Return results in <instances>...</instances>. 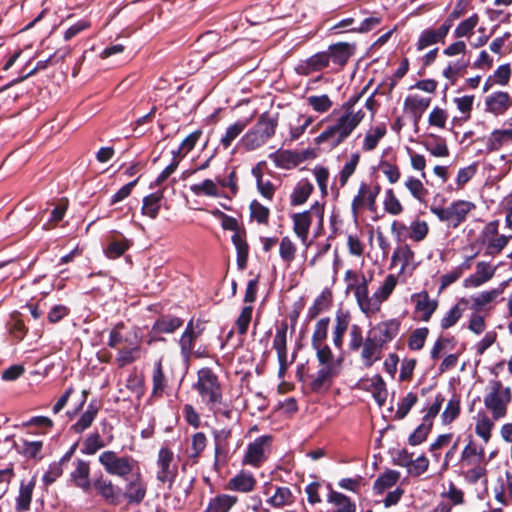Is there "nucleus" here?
Instances as JSON below:
<instances>
[{
    "mask_svg": "<svg viewBox=\"0 0 512 512\" xmlns=\"http://www.w3.org/2000/svg\"><path fill=\"white\" fill-rule=\"evenodd\" d=\"M344 282L346 294L352 293L360 311L371 317L381 310L383 302L391 296L398 278L388 274L372 295L369 294L368 279L362 273L349 269L345 272Z\"/></svg>",
    "mask_w": 512,
    "mask_h": 512,
    "instance_id": "1",
    "label": "nucleus"
},
{
    "mask_svg": "<svg viewBox=\"0 0 512 512\" xmlns=\"http://www.w3.org/2000/svg\"><path fill=\"white\" fill-rule=\"evenodd\" d=\"M366 91L364 88L361 93L349 98L341 107L343 114L337 121L328 126L317 138L316 143H329L332 147L341 144L350 136L353 130L361 123L365 117V112L359 102Z\"/></svg>",
    "mask_w": 512,
    "mask_h": 512,
    "instance_id": "2",
    "label": "nucleus"
},
{
    "mask_svg": "<svg viewBox=\"0 0 512 512\" xmlns=\"http://www.w3.org/2000/svg\"><path fill=\"white\" fill-rule=\"evenodd\" d=\"M277 124V119L274 116L268 113L262 114L255 126L241 138L240 145L247 151L260 148L274 136Z\"/></svg>",
    "mask_w": 512,
    "mask_h": 512,
    "instance_id": "3",
    "label": "nucleus"
},
{
    "mask_svg": "<svg viewBox=\"0 0 512 512\" xmlns=\"http://www.w3.org/2000/svg\"><path fill=\"white\" fill-rule=\"evenodd\" d=\"M475 204L466 200H457L447 207L431 206L430 211L442 222L449 226L457 228L463 223L471 211L475 209Z\"/></svg>",
    "mask_w": 512,
    "mask_h": 512,
    "instance_id": "4",
    "label": "nucleus"
},
{
    "mask_svg": "<svg viewBox=\"0 0 512 512\" xmlns=\"http://www.w3.org/2000/svg\"><path fill=\"white\" fill-rule=\"evenodd\" d=\"M204 325L200 320L191 319L179 339L182 360L187 365L192 356L202 357L203 352L196 348V340L203 333Z\"/></svg>",
    "mask_w": 512,
    "mask_h": 512,
    "instance_id": "5",
    "label": "nucleus"
},
{
    "mask_svg": "<svg viewBox=\"0 0 512 512\" xmlns=\"http://www.w3.org/2000/svg\"><path fill=\"white\" fill-rule=\"evenodd\" d=\"M511 400L510 387L491 386L489 392L484 396V405L491 412L492 418L499 420L506 416L507 407Z\"/></svg>",
    "mask_w": 512,
    "mask_h": 512,
    "instance_id": "6",
    "label": "nucleus"
},
{
    "mask_svg": "<svg viewBox=\"0 0 512 512\" xmlns=\"http://www.w3.org/2000/svg\"><path fill=\"white\" fill-rule=\"evenodd\" d=\"M99 462L110 475L126 478L132 473L135 460L131 456L119 457L116 452L107 450L99 455Z\"/></svg>",
    "mask_w": 512,
    "mask_h": 512,
    "instance_id": "7",
    "label": "nucleus"
},
{
    "mask_svg": "<svg viewBox=\"0 0 512 512\" xmlns=\"http://www.w3.org/2000/svg\"><path fill=\"white\" fill-rule=\"evenodd\" d=\"M315 351L320 365V369L317 373V381H329L340 373L342 359L335 358L329 346L320 347V349Z\"/></svg>",
    "mask_w": 512,
    "mask_h": 512,
    "instance_id": "8",
    "label": "nucleus"
},
{
    "mask_svg": "<svg viewBox=\"0 0 512 512\" xmlns=\"http://www.w3.org/2000/svg\"><path fill=\"white\" fill-rule=\"evenodd\" d=\"M92 487L96 491L97 495H99L101 499L109 505L117 506L123 501L122 489L103 474H100L93 481Z\"/></svg>",
    "mask_w": 512,
    "mask_h": 512,
    "instance_id": "9",
    "label": "nucleus"
},
{
    "mask_svg": "<svg viewBox=\"0 0 512 512\" xmlns=\"http://www.w3.org/2000/svg\"><path fill=\"white\" fill-rule=\"evenodd\" d=\"M273 437L271 435H262L251 442L243 458V464H249L253 467H260L267 459L265 455L266 448H270Z\"/></svg>",
    "mask_w": 512,
    "mask_h": 512,
    "instance_id": "10",
    "label": "nucleus"
},
{
    "mask_svg": "<svg viewBox=\"0 0 512 512\" xmlns=\"http://www.w3.org/2000/svg\"><path fill=\"white\" fill-rule=\"evenodd\" d=\"M201 401L214 413L223 412L229 407V401L223 396L222 386H194Z\"/></svg>",
    "mask_w": 512,
    "mask_h": 512,
    "instance_id": "11",
    "label": "nucleus"
},
{
    "mask_svg": "<svg viewBox=\"0 0 512 512\" xmlns=\"http://www.w3.org/2000/svg\"><path fill=\"white\" fill-rule=\"evenodd\" d=\"M173 458V451L168 447H162L158 452L157 466L159 470L157 480L162 483L168 482L169 487L172 486L177 476V467L171 465Z\"/></svg>",
    "mask_w": 512,
    "mask_h": 512,
    "instance_id": "12",
    "label": "nucleus"
},
{
    "mask_svg": "<svg viewBox=\"0 0 512 512\" xmlns=\"http://www.w3.org/2000/svg\"><path fill=\"white\" fill-rule=\"evenodd\" d=\"M313 213L316 216L322 218V207L318 202L313 204L310 210L304 211L302 213H296L292 216L293 231L302 240L303 243H305L308 238Z\"/></svg>",
    "mask_w": 512,
    "mask_h": 512,
    "instance_id": "13",
    "label": "nucleus"
},
{
    "mask_svg": "<svg viewBox=\"0 0 512 512\" xmlns=\"http://www.w3.org/2000/svg\"><path fill=\"white\" fill-rule=\"evenodd\" d=\"M141 357V346L137 333L133 337H125V345L118 350L116 363L119 367H124L134 363Z\"/></svg>",
    "mask_w": 512,
    "mask_h": 512,
    "instance_id": "14",
    "label": "nucleus"
},
{
    "mask_svg": "<svg viewBox=\"0 0 512 512\" xmlns=\"http://www.w3.org/2000/svg\"><path fill=\"white\" fill-rule=\"evenodd\" d=\"M147 494V485L140 473H137L131 480L127 481L124 491H122L123 500L129 505H140Z\"/></svg>",
    "mask_w": 512,
    "mask_h": 512,
    "instance_id": "15",
    "label": "nucleus"
},
{
    "mask_svg": "<svg viewBox=\"0 0 512 512\" xmlns=\"http://www.w3.org/2000/svg\"><path fill=\"white\" fill-rule=\"evenodd\" d=\"M380 192L378 185L371 187L366 183H362L359 187L357 195L352 201V210L357 214L360 210L367 207L369 210L375 209L376 198Z\"/></svg>",
    "mask_w": 512,
    "mask_h": 512,
    "instance_id": "16",
    "label": "nucleus"
},
{
    "mask_svg": "<svg viewBox=\"0 0 512 512\" xmlns=\"http://www.w3.org/2000/svg\"><path fill=\"white\" fill-rule=\"evenodd\" d=\"M400 325L401 323L397 319L385 320L375 325L371 329L370 335L383 346L398 335Z\"/></svg>",
    "mask_w": 512,
    "mask_h": 512,
    "instance_id": "17",
    "label": "nucleus"
},
{
    "mask_svg": "<svg viewBox=\"0 0 512 512\" xmlns=\"http://www.w3.org/2000/svg\"><path fill=\"white\" fill-rule=\"evenodd\" d=\"M485 110L493 115H503L512 106V96L505 91H496L485 98Z\"/></svg>",
    "mask_w": 512,
    "mask_h": 512,
    "instance_id": "18",
    "label": "nucleus"
},
{
    "mask_svg": "<svg viewBox=\"0 0 512 512\" xmlns=\"http://www.w3.org/2000/svg\"><path fill=\"white\" fill-rule=\"evenodd\" d=\"M497 266H492L488 262H478L475 272L464 280V286L467 288H477L491 280L496 272Z\"/></svg>",
    "mask_w": 512,
    "mask_h": 512,
    "instance_id": "19",
    "label": "nucleus"
},
{
    "mask_svg": "<svg viewBox=\"0 0 512 512\" xmlns=\"http://www.w3.org/2000/svg\"><path fill=\"white\" fill-rule=\"evenodd\" d=\"M287 323H281L277 328L276 334L273 340V348L277 352V357L280 365V374L283 373L289 363L287 355Z\"/></svg>",
    "mask_w": 512,
    "mask_h": 512,
    "instance_id": "20",
    "label": "nucleus"
},
{
    "mask_svg": "<svg viewBox=\"0 0 512 512\" xmlns=\"http://www.w3.org/2000/svg\"><path fill=\"white\" fill-rule=\"evenodd\" d=\"M411 299L415 304V310L420 314L421 319L426 322L429 321L432 314L437 309V301L431 299L426 291L413 294Z\"/></svg>",
    "mask_w": 512,
    "mask_h": 512,
    "instance_id": "21",
    "label": "nucleus"
},
{
    "mask_svg": "<svg viewBox=\"0 0 512 512\" xmlns=\"http://www.w3.org/2000/svg\"><path fill=\"white\" fill-rule=\"evenodd\" d=\"M392 265L397 266L400 264L399 274L406 271L415 269L414 252L408 245H401L397 247L391 258Z\"/></svg>",
    "mask_w": 512,
    "mask_h": 512,
    "instance_id": "22",
    "label": "nucleus"
},
{
    "mask_svg": "<svg viewBox=\"0 0 512 512\" xmlns=\"http://www.w3.org/2000/svg\"><path fill=\"white\" fill-rule=\"evenodd\" d=\"M257 481L251 472L241 470L227 483V489L241 493H248L255 489Z\"/></svg>",
    "mask_w": 512,
    "mask_h": 512,
    "instance_id": "23",
    "label": "nucleus"
},
{
    "mask_svg": "<svg viewBox=\"0 0 512 512\" xmlns=\"http://www.w3.org/2000/svg\"><path fill=\"white\" fill-rule=\"evenodd\" d=\"M495 499L503 506L512 505V472H505V479L498 478L494 488Z\"/></svg>",
    "mask_w": 512,
    "mask_h": 512,
    "instance_id": "24",
    "label": "nucleus"
},
{
    "mask_svg": "<svg viewBox=\"0 0 512 512\" xmlns=\"http://www.w3.org/2000/svg\"><path fill=\"white\" fill-rule=\"evenodd\" d=\"M430 103L431 99L429 97L411 94L408 95L404 101V109L411 113L414 120L417 122L424 111L429 107Z\"/></svg>",
    "mask_w": 512,
    "mask_h": 512,
    "instance_id": "25",
    "label": "nucleus"
},
{
    "mask_svg": "<svg viewBox=\"0 0 512 512\" xmlns=\"http://www.w3.org/2000/svg\"><path fill=\"white\" fill-rule=\"evenodd\" d=\"M90 466L87 461L79 459L75 470L71 473V478L75 485L82 489L84 492L90 491L92 483L89 479Z\"/></svg>",
    "mask_w": 512,
    "mask_h": 512,
    "instance_id": "26",
    "label": "nucleus"
},
{
    "mask_svg": "<svg viewBox=\"0 0 512 512\" xmlns=\"http://www.w3.org/2000/svg\"><path fill=\"white\" fill-rule=\"evenodd\" d=\"M36 485V478L35 476L31 478L30 481L25 483L24 481H21L20 488H19V495L16 498V510L18 512H25L30 509L31 501H32V495L33 490Z\"/></svg>",
    "mask_w": 512,
    "mask_h": 512,
    "instance_id": "27",
    "label": "nucleus"
},
{
    "mask_svg": "<svg viewBox=\"0 0 512 512\" xmlns=\"http://www.w3.org/2000/svg\"><path fill=\"white\" fill-rule=\"evenodd\" d=\"M448 32L449 30L444 25H441L438 29L435 30H424L421 33L417 42L418 50H423L430 45L436 44L438 42H443Z\"/></svg>",
    "mask_w": 512,
    "mask_h": 512,
    "instance_id": "28",
    "label": "nucleus"
},
{
    "mask_svg": "<svg viewBox=\"0 0 512 512\" xmlns=\"http://www.w3.org/2000/svg\"><path fill=\"white\" fill-rule=\"evenodd\" d=\"M506 283H501L497 288L491 289L489 291H483L479 295L471 297V309L478 312L486 305L492 303L497 297H499L504 289Z\"/></svg>",
    "mask_w": 512,
    "mask_h": 512,
    "instance_id": "29",
    "label": "nucleus"
},
{
    "mask_svg": "<svg viewBox=\"0 0 512 512\" xmlns=\"http://www.w3.org/2000/svg\"><path fill=\"white\" fill-rule=\"evenodd\" d=\"M329 54L322 52L311 56L305 63L298 66L297 71L304 75L320 71L329 63Z\"/></svg>",
    "mask_w": 512,
    "mask_h": 512,
    "instance_id": "30",
    "label": "nucleus"
},
{
    "mask_svg": "<svg viewBox=\"0 0 512 512\" xmlns=\"http://www.w3.org/2000/svg\"><path fill=\"white\" fill-rule=\"evenodd\" d=\"M328 487L331 488L330 485ZM327 501L337 507L335 512H356V504L343 493L330 489Z\"/></svg>",
    "mask_w": 512,
    "mask_h": 512,
    "instance_id": "31",
    "label": "nucleus"
},
{
    "mask_svg": "<svg viewBox=\"0 0 512 512\" xmlns=\"http://www.w3.org/2000/svg\"><path fill=\"white\" fill-rule=\"evenodd\" d=\"M236 502V496L227 494L218 495L210 499L203 512H228Z\"/></svg>",
    "mask_w": 512,
    "mask_h": 512,
    "instance_id": "32",
    "label": "nucleus"
},
{
    "mask_svg": "<svg viewBox=\"0 0 512 512\" xmlns=\"http://www.w3.org/2000/svg\"><path fill=\"white\" fill-rule=\"evenodd\" d=\"M183 320L176 316L166 315L160 317L153 325L154 333H173L180 328Z\"/></svg>",
    "mask_w": 512,
    "mask_h": 512,
    "instance_id": "33",
    "label": "nucleus"
},
{
    "mask_svg": "<svg viewBox=\"0 0 512 512\" xmlns=\"http://www.w3.org/2000/svg\"><path fill=\"white\" fill-rule=\"evenodd\" d=\"M400 473L396 470H387L381 474L373 484L376 494H382L386 489L393 487L399 480Z\"/></svg>",
    "mask_w": 512,
    "mask_h": 512,
    "instance_id": "34",
    "label": "nucleus"
},
{
    "mask_svg": "<svg viewBox=\"0 0 512 512\" xmlns=\"http://www.w3.org/2000/svg\"><path fill=\"white\" fill-rule=\"evenodd\" d=\"M381 347L382 345L376 342L371 335L365 340L361 353L365 365L370 366L375 360L379 359Z\"/></svg>",
    "mask_w": 512,
    "mask_h": 512,
    "instance_id": "35",
    "label": "nucleus"
},
{
    "mask_svg": "<svg viewBox=\"0 0 512 512\" xmlns=\"http://www.w3.org/2000/svg\"><path fill=\"white\" fill-rule=\"evenodd\" d=\"M163 193L161 191L152 193L143 199L142 214L152 219L156 218L160 207Z\"/></svg>",
    "mask_w": 512,
    "mask_h": 512,
    "instance_id": "36",
    "label": "nucleus"
},
{
    "mask_svg": "<svg viewBox=\"0 0 512 512\" xmlns=\"http://www.w3.org/2000/svg\"><path fill=\"white\" fill-rule=\"evenodd\" d=\"M484 454V448L481 447L478 450L476 444L470 439L461 453V461L465 465H474L483 461Z\"/></svg>",
    "mask_w": 512,
    "mask_h": 512,
    "instance_id": "37",
    "label": "nucleus"
},
{
    "mask_svg": "<svg viewBox=\"0 0 512 512\" xmlns=\"http://www.w3.org/2000/svg\"><path fill=\"white\" fill-rule=\"evenodd\" d=\"M354 47L348 43H338L330 47L329 58L340 66H343L353 54Z\"/></svg>",
    "mask_w": 512,
    "mask_h": 512,
    "instance_id": "38",
    "label": "nucleus"
},
{
    "mask_svg": "<svg viewBox=\"0 0 512 512\" xmlns=\"http://www.w3.org/2000/svg\"><path fill=\"white\" fill-rule=\"evenodd\" d=\"M385 134L386 128L384 126L370 128L364 135L362 150L366 152L374 150Z\"/></svg>",
    "mask_w": 512,
    "mask_h": 512,
    "instance_id": "39",
    "label": "nucleus"
},
{
    "mask_svg": "<svg viewBox=\"0 0 512 512\" xmlns=\"http://www.w3.org/2000/svg\"><path fill=\"white\" fill-rule=\"evenodd\" d=\"M251 119L239 120L226 129L225 134L220 139V143L224 148H228L232 142L244 131Z\"/></svg>",
    "mask_w": 512,
    "mask_h": 512,
    "instance_id": "40",
    "label": "nucleus"
},
{
    "mask_svg": "<svg viewBox=\"0 0 512 512\" xmlns=\"http://www.w3.org/2000/svg\"><path fill=\"white\" fill-rule=\"evenodd\" d=\"M169 361L168 355H163L158 362L155 363L153 369V384H163L165 382H174L176 379L172 371L164 369V363Z\"/></svg>",
    "mask_w": 512,
    "mask_h": 512,
    "instance_id": "41",
    "label": "nucleus"
},
{
    "mask_svg": "<svg viewBox=\"0 0 512 512\" xmlns=\"http://www.w3.org/2000/svg\"><path fill=\"white\" fill-rule=\"evenodd\" d=\"M292 491L288 487H277L273 496L267 499V503L275 508H281L294 502Z\"/></svg>",
    "mask_w": 512,
    "mask_h": 512,
    "instance_id": "42",
    "label": "nucleus"
},
{
    "mask_svg": "<svg viewBox=\"0 0 512 512\" xmlns=\"http://www.w3.org/2000/svg\"><path fill=\"white\" fill-rule=\"evenodd\" d=\"M97 413L98 408L93 405V403H90L87 407V410L81 415L79 420L71 426V430L77 434L82 433L84 430L91 426Z\"/></svg>",
    "mask_w": 512,
    "mask_h": 512,
    "instance_id": "43",
    "label": "nucleus"
},
{
    "mask_svg": "<svg viewBox=\"0 0 512 512\" xmlns=\"http://www.w3.org/2000/svg\"><path fill=\"white\" fill-rule=\"evenodd\" d=\"M313 191V185L306 180L300 181L291 194V204L298 206L307 201Z\"/></svg>",
    "mask_w": 512,
    "mask_h": 512,
    "instance_id": "44",
    "label": "nucleus"
},
{
    "mask_svg": "<svg viewBox=\"0 0 512 512\" xmlns=\"http://www.w3.org/2000/svg\"><path fill=\"white\" fill-rule=\"evenodd\" d=\"M460 402L461 397L459 394L453 392L451 399L448 401L445 410L442 413V422L444 424H450L460 414Z\"/></svg>",
    "mask_w": 512,
    "mask_h": 512,
    "instance_id": "45",
    "label": "nucleus"
},
{
    "mask_svg": "<svg viewBox=\"0 0 512 512\" xmlns=\"http://www.w3.org/2000/svg\"><path fill=\"white\" fill-rule=\"evenodd\" d=\"M231 436V432L229 430H218L214 432V441H215V467L218 466V457L221 455H226L228 452V439Z\"/></svg>",
    "mask_w": 512,
    "mask_h": 512,
    "instance_id": "46",
    "label": "nucleus"
},
{
    "mask_svg": "<svg viewBox=\"0 0 512 512\" xmlns=\"http://www.w3.org/2000/svg\"><path fill=\"white\" fill-rule=\"evenodd\" d=\"M478 14H473L470 17L462 20L454 30V36L456 38L470 37L473 34L474 29L479 23Z\"/></svg>",
    "mask_w": 512,
    "mask_h": 512,
    "instance_id": "47",
    "label": "nucleus"
},
{
    "mask_svg": "<svg viewBox=\"0 0 512 512\" xmlns=\"http://www.w3.org/2000/svg\"><path fill=\"white\" fill-rule=\"evenodd\" d=\"M493 418L490 419L487 415H478L475 433L485 442L488 443L491 438V430L494 427Z\"/></svg>",
    "mask_w": 512,
    "mask_h": 512,
    "instance_id": "48",
    "label": "nucleus"
},
{
    "mask_svg": "<svg viewBox=\"0 0 512 512\" xmlns=\"http://www.w3.org/2000/svg\"><path fill=\"white\" fill-rule=\"evenodd\" d=\"M328 319H321L316 323L314 333L312 335V347L314 350L327 346L324 340L327 337Z\"/></svg>",
    "mask_w": 512,
    "mask_h": 512,
    "instance_id": "49",
    "label": "nucleus"
},
{
    "mask_svg": "<svg viewBox=\"0 0 512 512\" xmlns=\"http://www.w3.org/2000/svg\"><path fill=\"white\" fill-rule=\"evenodd\" d=\"M433 425L422 421V423L409 435L408 443L411 446H417L426 441Z\"/></svg>",
    "mask_w": 512,
    "mask_h": 512,
    "instance_id": "50",
    "label": "nucleus"
},
{
    "mask_svg": "<svg viewBox=\"0 0 512 512\" xmlns=\"http://www.w3.org/2000/svg\"><path fill=\"white\" fill-rule=\"evenodd\" d=\"M468 63L462 59L454 62H449L447 67L443 70V76L452 84L455 83L457 77L466 70Z\"/></svg>",
    "mask_w": 512,
    "mask_h": 512,
    "instance_id": "51",
    "label": "nucleus"
},
{
    "mask_svg": "<svg viewBox=\"0 0 512 512\" xmlns=\"http://www.w3.org/2000/svg\"><path fill=\"white\" fill-rule=\"evenodd\" d=\"M417 401V394L409 392L405 397L402 398L401 402L399 403L394 418L397 420L404 419L408 415L412 407L417 403Z\"/></svg>",
    "mask_w": 512,
    "mask_h": 512,
    "instance_id": "52",
    "label": "nucleus"
},
{
    "mask_svg": "<svg viewBox=\"0 0 512 512\" xmlns=\"http://www.w3.org/2000/svg\"><path fill=\"white\" fill-rule=\"evenodd\" d=\"M296 250L297 249L295 244L288 236H285L281 239L279 245V255L284 262L290 264L295 259Z\"/></svg>",
    "mask_w": 512,
    "mask_h": 512,
    "instance_id": "53",
    "label": "nucleus"
},
{
    "mask_svg": "<svg viewBox=\"0 0 512 512\" xmlns=\"http://www.w3.org/2000/svg\"><path fill=\"white\" fill-rule=\"evenodd\" d=\"M405 187L409 190L412 196L420 202H424L426 195L428 194L427 189L424 187L421 180L414 177H408L405 181Z\"/></svg>",
    "mask_w": 512,
    "mask_h": 512,
    "instance_id": "54",
    "label": "nucleus"
},
{
    "mask_svg": "<svg viewBox=\"0 0 512 512\" xmlns=\"http://www.w3.org/2000/svg\"><path fill=\"white\" fill-rule=\"evenodd\" d=\"M24 427H36L39 431L34 434H47L53 427V421L45 416H35L23 423Z\"/></svg>",
    "mask_w": 512,
    "mask_h": 512,
    "instance_id": "55",
    "label": "nucleus"
},
{
    "mask_svg": "<svg viewBox=\"0 0 512 512\" xmlns=\"http://www.w3.org/2000/svg\"><path fill=\"white\" fill-rule=\"evenodd\" d=\"M359 160V153L356 152L351 154L350 159L345 163L339 175V181L341 186L346 185L349 177L355 172Z\"/></svg>",
    "mask_w": 512,
    "mask_h": 512,
    "instance_id": "56",
    "label": "nucleus"
},
{
    "mask_svg": "<svg viewBox=\"0 0 512 512\" xmlns=\"http://www.w3.org/2000/svg\"><path fill=\"white\" fill-rule=\"evenodd\" d=\"M313 118L310 116H298L294 123L290 124L291 139H298L305 130L312 124Z\"/></svg>",
    "mask_w": 512,
    "mask_h": 512,
    "instance_id": "57",
    "label": "nucleus"
},
{
    "mask_svg": "<svg viewBox=\"0 0 512 512\" xmlns=\"http://www.w3.org/2000/svg\"><path fill=\"white\" fill-rule=\"evenodd\" d=\"M104 446L105 443L103 442L99 433H92L85 439L84 447L82 448L81 452L86 455H93Z\"/></svg>",
    "mask_w": 512,
    "mask_h": 512,
    "instance_id": "58",
    "label": "nucleus"
},
{
    "mask_svg": "<svg viewBox=\"0 0 512 512\" xmlns=\"http://www.w3.org/2000/svg\"><path fill=\"white\" fill-rule=\"evenodd\" d=\"M349 326V318L345 315L337 316L333 331V343L336 347H341L343 336Z\"/></svg>",
    "mask_w": 512,
    "mask_h": 512,
    "instance_id": "59",
    "label": "nucleus"
},
{
    "mask_svg": "<svg viewBox=\"0 0 512 512\" xmlns=\"http://www.w3.org/2000/svg\"><path fill=\"white\" fill-rule=\"evenodd\" d=\"M308 104L319 113L327 112L332 107V101L328 95H312L307 98Z\"/></svg>",
    "mask_w": 512,
    "mask_h": 512,
    "instance_id": "60",
    "label": "nucleus"
},
{
    "mask_svg": "<svg viewBox=\"0 0 512 512\" xmlns=\"http://www.w3.org/2000/svg\"><path fill=\"white\" fill-rule=\"evenodd\" d=\"M509 238L504 235L488 238L485 253L489 256L497 255L508 244Z\"/></svg>",
    "mask_w": 512,
    "mask_h": 512,
    "instance_id": "61",
    "label": "nucleus"
},
{
    "mask_svg": "<svg viewBox=\"0 0 512 512\" xmlns=\"http://www.w3.org/2000/svg\"><path fill=\"white\" fill-rule=\"evenodd\" d=\"M190 189L195 195L218 196L217 185L210 179H206L199 184H194Z\"/></svg>",
    "mask_w": 512,
    "mask_h": 512,
    "instance_id": "62",
    "label": "nucleus"
},
{
    "mask_svg": "<svg viewBox=\"0 0 512 512\" xmlns=\"http://www.w3.org/2000/svg\"><path fill=\"white\" fill-rule=\"evenodd\" d=\"M429 330L428 328L415 329L408 340V346L411 350H420L423 348L424 343L427 339Z\"/></svg>",
    "mask_w": 512,
    "mask_h": 512,
    "instance_id": "63",
    "label": "nucleus"
},
{
    "mask_svg": "<svg viewBox=\"0 0 512 512\" xmlns=\"http://www.w3.org/2000/svg\"><path fill=\"white\" fill-rule=\"evenodd\" d=\"M128 248L129 243L126 239L113 240L108 244L105 253L108 258L115 259L122 256Z\"/></svg>",
    "mask_w": 512,
    "mask_h": 512,
    "instance_id": "64",
    "label": "nucleus"
}]
</instances>
